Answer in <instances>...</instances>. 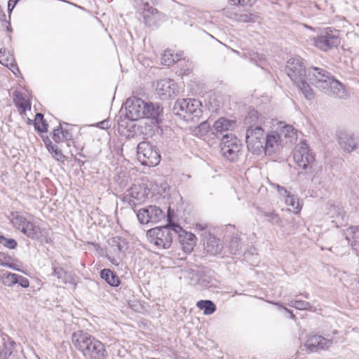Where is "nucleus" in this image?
Here are the masks:
<instances>
[{
    "mask_svg": "<svg viewBox=\"0 0 359 359\" xmlns=\"http://www.w3.org/2000/svg\"><path fill=\"white\" fill-rule=\"evenodd\" d=\"M348 232L351 233L353 240L351 243L352 250L359 256V226L350 227Z\"/></svg>",
    "mask_w": 359,
    "mask_h": 359,
    "instance_id": "7c9ffc66",
    "label": "nucleus"
},
{
    "mask_svg": "<svg viewBox=\"0 0 359 359\" xmlns=\"http://www.w3.org/2000/svg\"><path fill=\"white\" fill-rule=\"evenodd\" d=\"M127 191L128 194L123 196V201L128 202L133 208L144 201L149 193V190L142 184H133Z\"/></svg>",
    "mask_w": 359,
    "mask_h": 359,
    "instance_id": "ddd939ff",
    "label": "nucleus"
},
{
    "mask_svg": "<svg viewBox=\"0 0 359 359\" xmlns=\"http://www.w3.org/2000/svg\"><path fill=\"white\" fill-rule=\"evenodd\" d=\"M328 89L323 90L325 93H327L330 96H333L340 99H346L348 97V94L345 89L344 86L339 81L332 79L331 81H328Z\"/></svg>",
    "mask_w": 359,
    "mask_h": 359,
    "instance_id": "f3484780",
    "label": "nucleus"
},
{
    "mask_svg": "<svg viewBox=\"0 0 359 359\" xmlns=\"http://www.w3.org/2000/svg\"><path fill=\"white\" fill-rule=\"evenodd\" d=\"M276 187H277V189H278V192L280 193V194L285 196L287 194H289V192L287 191V189L285 187H281L278 184L276 185Z\"/></svg>",
    "mask_w": 359,
    "mask_h": 359,
    "instance_id": "5fc2aeb1",
    "label": "nucleus"
},
{
    "mask_svg": "<svg viewBox=\"0 0 359 359\" xmlns=\"http://www.w3.org/2000/svg\"><path fill=\"white\" fill-rule=\"evenodd\" d=\"M13 218L11 222L15 228L22 231L26 224L29 221L19 212L11 213Z\"/></svg>",
    "mask_w": 359,
    "mask_h": 359,
    "instance_id": "c85d7f7f",
    "label": "nucleus"
},
{
    "mask_svg": "<svg viewBox=\"0 0 359 359\" xmlns=\"http://www.w3.org/2000/svg\"><path fill=\"white\" fill-rule=\"evenodd\" d=\"M265 132L261 126L248 127L245 141L248 149L252 153L259 155L263 153Z\"/></svg>",
    "mask_w": 359,
    "mask_h": 359,
    "instance_id": "39448f33",
    "label": "nucleus"
},
{
    "mask_svg": "<svg viewBox=\"0 0 359 359\" xmlns=\"http://www.w3.org/2000/svg\"><path fill=\"white\" fill-rule=\"evenodd\" d=\"M7 259H5L4 258V257H1V262H8V260H7Z\"/></svg>",
    "mask_w": 359,
    "mask_h": 359,
    "instance_id": "e2e57ef3",
    "label": "nucleus"
},
{
    "mask_svg": "<svg viewBox=\"0 0 359 359\" xmlns=\"http://www.w3.org/2000/svg\"><path fill=\"white\" fill-rule=\"evenodd\" d=\"M222 248L221 241L210 234L205 245L206 251L211 255H217L222 252Z\"/></svg>",
    "mask_w": 359,
    "mask_h": 359,
    "instance_id": "4be33fe9",
    "label": "nucleus"
},
{
    "mask_svg": "<svg viewBox=\"0 0 359 359\" xmlns=\"http://www.w3.org/2000/svg\"><path fill=\"white\" fill-rule=\"evenodd\" d=\"M137 217L141 224L157 223L164 218L162 210L156 205H149L137 212Z\"/></svg>",
    "mask_w": 359,
    "mask_h": 359,
    "instance_id": "f8f14e48",
    "label": "nucleus"
},
{
    "mask_svg": "<svg viewBox=\"0 0 359 359\" xmlns=\"http://www.w3.org/2000/svg\"><path fill=\"white\" fill-rule=\"evenodd\" d=\"M340 43L339 34L337 30L327 29L313 39V46L323 50L327 51L337 47Z\"/></svg>",
    "mask_w": 359,
    "mask_h": 359,
    "instance_id": "423d86ee",
    "label": "nucleus"
},
{
    "mask_svg": "<svg viewBox=\"0 0 359 359\" xmlns=\"http://www.w3.org/2000/svg\"><path fill=\"white\" fill-rule=\"evenodd\" d=\"M52 138L56 143H60L64 141L63 137H62V133H61V123L58 127L55 128L53 131V135Z\"/></svg>",
    "mask_w": 359,
    "mask_h": 359,
    "instance_id": "de8ad7c7",
    "label": "nucleus"
},
{
    "mask_svg": "<svg viewBox=\"0 0 359 359\" xmlns=\"http://www.w3.org/2000/svg\"><path fill=\"white\" fill-rule=\"evenodd\" d=\"M0 63L8 67L13 73L15 71H19L16 64H13V58L5 48L0 49Z\"/></svg>",
    "mask_w": 359,
    "mask_h": 359,
    "instance_id": "393cba45",
    "label": "nucleus"
},
{
    "mask_svg": "<svg viewBox=\"0 0 359 359\" xmlns=\"http://www.w3.org/2000/svg\"><path fill=\"white\" fill-rule=\"evenodd\" d=\"M174 234L177 236L179 242L185 252H191L196 243V236L191 232L184 230L177 224H172Z\"/></svg>",
    "mask_w": 359,
    "mask_h": 359,
    "instance_id": "4468645a",
    "label": "nucleus"
},
{
    "mask_svg": "<svg viewBox=\"0 0 359 359\" xmlns=\"http://www.w3.org/2000/svg\"><path fill=\"white\" fill-rule=\"evenodd\" d=\"M210 124L207 121H203L198 126L200 132L205 133L210 129Z\"/></svg>",
    "mask_w": 359,
    "mask_h": 359,
    "instance_id": "3c124183",
    "label": "nucleus"
},
{
    "mask_svg": "<svg viewBox=\"0 0 359 359\" xmlns=\"http://www.w3.org/2000/svg\"><path fill=\"white\" fill-rule=\"evenodd\" d=\"M207 227H208L207 224H196V228L199 229L201 231L206 229Z\"/></svg>",
    "mask_w": 359,
    "mask_h": 359,
    "instance_id": "13d9d810",
    "label": "nucleus"
},
{
    "mask_svg": "<svg viewBox=\"0 0 359 359\" xmlns=\"http://www.w3.org/2000/svg\"><path fill=\"white\" fill-rule=\"evenodd\" d=\"M225 144V146L227 148L231 147H241V144H240V140L237 139V137L233 134H229L226 133L222 135L220 147L222 148Z\"/></svg>",
    "mask_w": 359,
    "mask_h": 359,
    "instance_id": "bb28decb",
    "label": "nucleus"
},
{
    "mask_svg": "<svg viewBox=\"0 0 359 359\" xmlns=\"http://www.w3.org/2000/svg\"><path fill=\"white\" fill-rule=\"evenodd\" d=\"M125 106L128 119L136 121L144 118L146 102L141 98L130 97L126 100Z\"/></svg>",
    "mask_w": 359,
    "mask_h": 359,
    "instance_id": "9d476101",
    "label": "nucleus"
},
{
    "mask_svg": "<svg viewBox=\"0 0 359 359\" xmlns=\"http://www.w3.org/2000/svg\"><path fill=\"white\" fill-rule=\"evenodd\" d=\"M48 151L56 161L62 162L65 161L66 157L57 145L53 144L52 147L48 148Z\"/></svg>",
    "mask_w": 359,
    "mask_h": 359,
    "instance_id": "58836bf2",
    "label": "nucleus"
},
{
    "mask_svg": "<svg viewBox=\"0 0 359 359\" xmlns=\"http://www.w3.org/2000/svg\"><path fill=\"white\" fill-rule=\"evenodd\" d=\"M201 103L195 99L177 100L173 107V112L186 121H195L201 114Z\"/></svg>",
    "mask_w": 359,
    "mask_h": 359,
    "instance_id": "7ed1b4c3",
    "label": "nucleus"
},
{
    "mask_svg": "<svg viewBox=\"0 0 359 359\" xmlns=\"http://www.w3.org/2000/svg\"><path fill=\"white\" fill-rule=\"evenodd\" d=\"M306 79H302L299 83H295L294 84L299 88L300 91L304 94L306 99L311 100L314 98L315 95L311 87L307 83L305 80Z\"/></svg>",
    "mask_w": 359,
    "mask_h": 359,
    "instance_id": "cd10ccee",
    "label": "nucleus"
},
{
    "mask_svg": "<svg viewBox=\"0 0 359 359\" xmlns=\"http://www.w3.org/2000/svg\"><path fill=\"white\" fill-rule=\"evenodd\" d=\"M280 137L284 135L285 137H293L295 135V130L292 126L287 125L281 130Z\"/></svg>",
    "mask_w": 359,
    "mask_h": 359,
    "instance_id": "a18cd8bd",
    "label": "nucleus"
},
{
    "mask_svg": "<svg viewBox=\"0 0 359 359\" xmlns=\"http://www.w3.org/2000/svg\"><path fill=\"white\" fill-rule=\"evenodd\" d=\"M302 295L304 298H306V299H309V293H307V292H305V293H304V294H302Z\"/></svg>",
    "mask_w": 359,
    "mask_h": 359,
    "instance_id": "bf43d9fd",
    "label": "nucleus"
},
{
    "mask_svg": "<svg viewBox=\"0 0 359 359\" xmlns=\"http://www.w3.org/2000/svg\"><path fill=\"white\" fill-rule=\"evenodd\" d=\"M337 137L339 146L344 152L350 154L359 147V136L351 131L338 130Z\"/></svg>",
    "mask_w": 359,
    "mask_h": 359,
    "instance_id": "1a4fd4ad",
    "label": "nucleus"
},
{
    "mask_svg": "<svg viewBox=\"0 0 359 359\" xmlns=\"http://www.w3.org/2000/svg\"><path fill=\"white\" fill-rule=\"evenodd\" d=\"M133 121H134L128 118L127 120H121L118 123V131L127 136L133 135L135 128V124Z\"/></svg>",
    "mask_w": 359,
    "mask_h": 359,
    "instance_id": "a878e982",
    "label": "nucleus"
},
{
    "mask_svg": "<svg viewBox=\"0 0 359 359\" xmlns=\"http://www.w3.org/2000/svg\"><path fill=\"white\" fill-rule=\"evenodd\" d=\"M21 232L32 240H39L43 236L41 228L30 220Z\"/></svg>",
    "mask_w": 359,
    "mask_h": 359,
    "instance_id": "412c9836",
    "label": "nucleus"
},
{
    "mask_svg": "<svg viewBox=\"0 0 359 359\" xmlns=\"http://www.w3.org/2000/svg\"><path fill=\"white\" fill-rule=\"evenodd\" d=\"M145 118L151 120L154 124H158L163 118V108L158 104L147 103L145 107Z\"/></svg>",
    "mask_w": 359,
    "mask_h": 359,
    "instance_id": "a211bd4d",
    "label": "nucleus"
},
{
    "mask_svg": "<svg viewBox=\"0 0 359 359\" xmlns=\"http://www.w3.org/2000/svg\"><path fill=\"white\" fill-rule=\"evenodd\" d=\"M18 274L11 272L3 273L1 276V282L4 285L12 287L18 282Z\"/></svg>",
    "mask_w": 359,
    "mask_h": 359,
    "instance_id": "c9c22d12",
    "label": "nucleus"
},
{
    "mask_svg": "<svg viewBox=\"0 0 359 359\" xmlns=\"http://www.w3.org/2000/svg\"><path fill=\"white\" fill-rule=\"evenodd\" d=\"M197 307L203 311L205 315H211L216 311L215 304L210 300H200L196 304Z\"/></svg>",
    "mask_w": 359,
    "mask_h": 359,
    "instance_id": "c756f323",
    "label": "nucleus"
},
{
    "mask_svg": "<svg viewBox=\"0 0 359 359\" xmlns=\"http://www.w3.org/2000/svg\"><path fill=\"white\" fill-rule=\"evenodd\" d=\"M32 123V120L31 119H28V123Z\"/></svg>",
    "mask_w": 359,
    "mask_h": 359,
    "instance_id": "338daca9",
    "label": "nucleus"
},
{
    "mask_svg": "<svg viewBox=\"0 0 359 359\" xmlns=\"http://www.w3.org/2000/svg\"><path fill=\"white\" fill-rule=\"evenodd\" d=\"M308 80L320 90L328 89V81H331L332 76L330 72L325 69L313 67L309 70L307 74Z\"/></svg>",
    "mask_w": 359,
    "mask_h": 359,
    "instance_id": "9b49d317",
    "label": "nucleus"
},
{
    "mask_svg": "<svg viewBox=\"0 0 359 359\" xmlns=\"http://www.w3.org/2000/svg\"><path fill=\"white\" fill-rule=\"evenodd\" d=\"M227 226H228V227H230V228H234V226H232V225H231V224H229Z\"/></svg>",
    "mask_w": 359,
    "mask_h": 359,
    "instance_id": "69168bd1",
    "label": "nucleus"
},
{
    "mask_svg": "<svg viewBox=\"0 0 359 359\" xmlns=\"http://www.w3.org/2000/svg\"><path fill=\"white\" fill-rule=\"evenodd\" d=\"M72 341L86 359H106L108 356L104 344L82 330L73 332Z\"/></svg>",
    "mask_w": 359,
    "mask_h": 359,
    "instance_id": "f257e3e1",
    "label": "nucleus"
},
{
    "mask_svg": "<svg viewBox=\"0 0 359 359\" xmlns=\"http://www.w3.org/2000/svg\"><path fill=\"white\" fill-rule=\"evenodd\" d=\"M293 158L294 162L304 170H311L315 161V156L305 142H301L295 147Z\"/></svg>",
    "mask_w": 359,
    "mask_h": 359,
    "instance_id": "0eeeda50",
    "label": "nucleus"
},
{
    "mask_svg": "<svg viewBox=\"0 0 359 359\" xmlns=\"http://www.w3.org/2000/svg\"><path fill=\"white\" fill-rule=\"evenodd\" d=\"M17 97L19 99V102H16V106L19 108L20 112L21 114L25 113V111L28 109H31V105L29 102H27L23 97H19V96H17Z\"/></svg>",
    "mask_w": 359,
    "mask_h": 359,
    "instance_id": "c03bdc74",
    "label": "nucleus"
},
{
    "mask_svg": "<svg viewBox=\"0 0 359 359\" xmlns=\"http://www.w3.org/2000/svg\"><path fill=\"white\" fill-rule=\"evenodd\" d=\"M0 243L8 249H15L18 245L17 241L15 239L7 238L2 235H0Z\"/></svg>",
    "mask_w": 359,
    "mask_h": 359,
    "instance_id": "a19ab883",
    "label": "nucleus"
},
{
    "mask_svg": "<svg viewBox=\"0 0 359 359\" xmlns=\"http://www.w3.org/2000/svg\"><path fill=\"white\" fill-rule=\"evenodd\" d=\"M256 15L250 13H244L236 15V20L241 22H254Z\"/></svg>",
    "mask_w": 359,
    "mask_h": 359,
    "instance_id": "79ce46f5",
    "label": "nucleus"
},
{
    "mask_svg": "<svg viewBox=\"0 0 359 359\" xmlns=\"http://www.w3.org/2000/svg\"><path fill=\"white\" fill-rule=\"evenodd\" d=\"M168 224L158 226L147 231V236L150 243H154L159 248L168 249L171 246L173 237L175 236L172 230V222L170 208L168 210Z\"/></svg>",
    "mask_w": 359,
    "mask_h": 359,
    "instance_id": "f03ea898",
    "label": "nucleus"
},
{
    "mask_svg": "<svg viewBox=\"0 0 359 359\" xmlns=\"http://www.w3.org/2000/svg\"><path fill=\"white\" fill-rule=\"evenodd\" d=\"M236 121H231L224 117L219 118L214 123V131L212 133L215 134V135L219 138V135H221L222 136L223 132H226L233 130L236 126Z\"/></svg>",
    "mask_w": 359,
    "mask_h": 359,
    "instance_id": "6ab92c4d",
    "label": "nucleus"
},
{
    "mask_svg": "<svg viewBox=\"0 0 359 359\" xmlns=\"http://www.w3.org/2000/svg\"><path fill=\"white\" fill-rule=\"evenodd\" d=\"M79 163H80V165H83V164H84V162H83V161H79Z\"/></svg>",
    "mask_w": 359,
    "mask_h": 359,
    "instance_id": "0e129e2a",
    "label": "nucleus"
},
{
    "mask_svg": "<svg viewBox=\"0 0 359 359\" xmlns=\"http://www.w3.org/2000/svg\"><path fill=\"white\" fill-rule=\"evenodd\" d=\"M61 133L65 142L72 140L73 135L70 129L63 128L61 126Z\"/></svg>",
    "mask_w": 359,
    "mask_h": 359,
    "instance_id": "09e8293b",
    "label": "nucleus"
},
{
    "mask_svg": "<svg viewBox=\"0 0 359 359\" xmlns=\"http://www.w3.org/2000/svg\"><path fill=\"white\" fill-rule=\"evenodd\" d=\"M53 276H55L57 279L59 284H66L67 283V276L66 271L58 266H55L53 268Z\"/></svg>",
    "mask_w": 359,
    "mask_h": 359,
    "instance_id": "f704fd0d",
    "label": "nucleus"
},
{
    "mask_svg": "<svg viewBox=\"0 0 359 359\" xmlns=\"http://www.w3.org/2000/svg\"><path fill=\"white\" fill-rule=\"evenodd\" d=\"M162 63L166 66H170L179 60L177 55H174L170 50H165L161 57Z\"/></svg>",
    "mask_w": 359,
    "mask_h": 359,
    "instance_id": "4c0bfd02",
    "label": "nucleus"
},
{
    "mask_svg": "<svg viewBox=\"0 0 359 359\" xmlns=\"http://www.w3.org/2000/svg\"><path fill=\"white\" fill-rule=\"evenodd\" d=\"M274 304L283 308L285 311H286L287 313H289L290 314V317L292 319H294L295 318V316L293 314L292 311L290 309H288L286 307H284L280 303L278 302H276V303H274Z\"/></svg>",
    "mask_w": 359,
    "mask_h": 359,
    "instance_id": "6e6d98bb",
    "label": "nucleus"
},
{
    "mask_svg": "<svg viewBox=\"0 0 359 359\" xmlns=\"http://www.w3.org/2000/svg\"><path fill=\"white\" fill-rule=\"evenodd\" d=\"M285 203L287 205L292 207L297 212L299 210V202L296 201V198L293 195H290V193L285 196Z\"/></svg>",
    "mask_w": 359,
    "mask_h": 359,
    "instance_id": "37998d69",
    "label": "nucleus"
},
{
    "mask_svg": "<svg viewBox=\"0 0 359 359\" xmlns=\"http://www.w3.org/2000/svg\"><path fill=\"white\" fill-rule=\"evenodd\" d=\"M285 72L294 83H299L302 79L307 78L303 60L300 57H292L288 60Z\"/></svg>",
    "mask_w": 359,
    "mask_h": 359,
    "instance_id": "6e6552de",
    "label": "nucleus"
},
{
    "mask_svg": "<svg viewBox=\"0 0 359 359\" xmlns=\"http://www.w3.org/2000/svg\"><path fill=\"white\" fill-rule=\"evenodd\" d=\"M244 122L247 126V128L250 127L251 126H259L257 125L259 122L258 111L255 109L250 110L246 116Z\"/></svg>",
    "mask_w": 359,
    "mask_h": 359,
    "instance_id": "e433bc0d",
    "label": "nucleus"
},
{
    "mask_svg": "<svg viewBox=\"0 0 359 359\" xmlns=\"http://www.w3.org/2000/svg\"><path fill=\"white\" fill-rule=\"evenodd\" d=\"M264 216L268 217V221L273 224L279 225L281 223L280 218L274 212H264Z\"/></svg>",
    "mask_w": 359,
    "mask_h": 359,
    "instance_id": "49530a36",
    "label": "nucleus"
},
{
    "mask_svg": "<svg viewBox=\"0 0 359 359\" xmlns=\"http://www.w3.org/2000/svg\"><path fill=\"white\" fill-rule=\"evenodd\" d=\"M156 91L162 99H167L175 95L178 90L174 80L163 79L157 82Z\"/></svg>",
    "mask_w": 359,
    "mask_h": 359,
    "instance_id": "dca6fc26",
    "label": "nucleus"
},
{
    "mask_svg": "<svg viewBox=\"0 0 359 359\" xmlns=\"http://www.w3.org/2000/svg\"><path fill=\"white\" fill-rule=\"evenodd\" d=\"M333 334H337V330H334V331H333Z\"/></svg>",
    "mask_w": 359,
    "mask_h": 359,
    "instance_id": "774afa93",
    "label": "nucleus"
},
{
    "mask_svg": "<svg viewBox=\"0 0 359 359\" xmlns=\"http://www.w3.org/2000/svg\"><path fill=\"white\" fill-rule=\"evenodd\" d=\"M20 0H9L8 4V12H11L12 10L15 8V5Z\"/></svg>",
    "mask_w": 359,
    "mask_h": 359,
    "instance_id": "864d4df0",
    "label": "nucleus"
},
{
    "mask_svg": "<svg viewBox=\"0 0 359 359\" xmlns=\"http://www.w3.org/2000/svg\"><path fill=\"white\" fill-rule=\"evenodd\" d=\"M233 5H238V4L237 3V1H238V0H229Z\"/></svg>",
    "mask_w": 359,
    "mask_h": 359,
    "instance_id": "052dcab7",
    "label": "nucleus"
},
{
    "mask_svg": "<svg viewBox=\"0 0 359 359\" xmlns=\"http://www.w3.org/2000/svg\"><path fill=\"white\" fill-rule=\"evenodd\" d=\"M288 305L298 310L313 311V306L309 302L304 300L291 299Z\"/></svg>",
    "mask_w": 359,
    "mask_h": 359,
    "instance_id": "2f4dec72",
    "label": "nucleus"
},
{
    "mask_svg": "<svg viewBox=\"0 0 359 359\" xmlns=\"http://www.w3.org/2000/svg\"><path fill=\"white\" fill-rule=\"evenodd\" d=\"M100 277L109 285L113 287H117L121 283V280L116 273L109 269H104L101 270Z\"/></svg>",
    "mask_w": 359,
    "mask_h": 359,
    "instance_id": "5701e85b",
    "label": "nucleus"
},
{
    "mask_svg": "<svg viewBox=\"0 0 359 359\" xmlns=\"http://www.w3.org/2000/svg\"><path fill=\"white\" fill-rule=\"evenodd\" d=\"M241 147H233L231 148H227L225 144L221 148V153L223 156L226 158L231 161H233L240 151Z\"/></svg>",
    "mask_w": 359,
    "mask_h": 359,
    "instance_id": "473e14b6",
    "label": "nucleus"
},
{
    "mask_svg": "<svg viewBox=\"0 0 359 359\" xmlns=\"http://www.w3.org/2000/svg\"><path fill=\"white\" fill-rule=\"evenodd\" d=\"M17 279H18L17 283H18L22 287L27 288V287H29V280H28V279L27 278L23 277V276L18 274V278Z\"/></svg>",
    "mask_w": 359,
    "mask_h": 359,
    "instance_id": "8fccbe9b",
    "label": "nucleus"
},
{
    "mask_svg": "<svg viewBox=\"0 0 359 359\" xmlns=\"http://www.w3.org/2000/svg\"><path fill=\"white\" fill-rule=\"evenodd\" d=\"M332 344V339H327L321 335L310 334L304 344L306 349L311 352H318L320 350L328 349Z\"/></svg>",
    "mask_w": 359,
    "mask_h": 359,
    "instance_id": "2eb2a0df",
    "label": "nucleus"
},
{
    "mask_svg": "<svg viewBox=\"0 0 359 359\" xmlns=\"http://www.w3.org/2000/svg\"><path fill=\"white\" fill-rule=\"evenodd\" d=\"M237 3L241 6H247L251 4V0H238Z\"/></svg>",
    "mask_w": 359,
    "mask_h": 359,
    "instance_id": "4d7b16f0",
    "label": "nucleus"
},
{
    "mask_svg": "<svg viewBox=\"0 0 359 359\" xmlns=\"http://www.w3.org/2000/svg\"><path fill=\"white\" fill-rule=\"evenodd\" d=\"M280 139V135L276 132H273L268 135L265 134L263 152L266 154H271L278 147Z\"/></svg>",
    "mask_w": 359,
    "mask_h": 359,
    "instance_id": "aec40b11",
    "label": "nucleus"
},
{
    "mask_svg": "<svg viewBox=\"0 0 359 359\" xmlns=\"http://www.w3.org/2000/svg\"><path fill=\"white\" fill-rule=\"evenodd\" d=\"M137 156L142 165L154 167L159 164L161 155L156 147L149 142H141L137 147Z\"/></svg>",
    "mask_w": 359,
    "mask_h": 359,
    "instance_id": "20e7f679",
    "label": "nucleus"
},
{
    "mask_svg": "<svg viewBox=\"0 0 359 359\" xmlns=\"http://www.w3.org/2000/svg\"><path fill=\"white\" fill-rule=\"evenodd\" d=\"M116 247L118 252H121L122 250L121 247L119 244H118Z\"/></svg>",
    "mask_w": 359,
    "mask_h": 359,
    "instance_id": "680f3d73",
    "label": "nucleus"
},
{
    "mask_svg": "<svg viewBox=\"0 0 359 359\" xmlns=\"http://www.w3.org/2000/svg\"><path fill=\"white\" fill-rule=\"evenodd\" d=\"M41 137L47 149L53 145L48 136H42Z\"/></svg>",
    "mask_w": 359,
    "mask_h": 359,
    "instance_id": "603ef678",
    "label": "nucleus"
},
{
    "mask_svg": "<svg viewBox=\"0 0 359 359\" xmlns=\"http://www.w3.org/2000/svg\"><path fill=\"white\" fill-rule=\"evenodd\" d=\"M34 128L39 133H46L48 130V123L43 119V115L41 113H37L35 116Z\"/></svg>",
    "mask_w": 359,
    "mask_h": 359,
    "instance_id": "72a5a7b5",
    "label": "nucleus"
},
{
    "mask_svg": "<svg viewBox=\"0 0 359 359\" xmlns=\"http://www.w3.org/2000/svg\"><path fill=\"white\" fill-rule=\"evenodd\" d=\"M229 252L232 255H236L241 250L240 246V238L238 236H233L231 237V241L229 242Z\"/></svg>",
    "mask_w": 359,
    "mask_h": 359,
    "instance_id": "ea45409f",
    "label": "nucleus"
},
{
    "mask_svg": "<svg viewBox=\"0 0 359 359\" xmlns=\"http://www.w3.org/2000/svg\"><path fill=\"white\" fill-rule=\"evenodd\" d=\"M158 14L157 9L149 6V3L144 4L143 18L146 25L151 26L156 21V15Z\"/></svg>",
    "mask_w": 359,
    "mask_h": 359,
    "instance_id": "b1692460",
    "label": "nucleus"
}]
</instances>
